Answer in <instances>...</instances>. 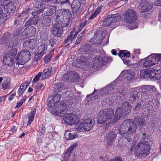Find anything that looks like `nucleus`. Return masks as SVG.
Wrapping results in <instances>:
<instances>
[{"instance_id":"obj_1","label":"nucleus","mask_w":161,"mask_h":161,"mask_svg":"<svg viewBox=\"0 0 161 161\" xmlns=\"http://www.w3.org/2000/svg\"><path fill=\"white\" fill-rule=\"evenodd\" d=\"M137 126L133 119H127L124 120L120 125L119 130V134L124 137L125 141L122 142L121 147L126 146L131 143V138L129 137L130 135H133L136 132Z\"/></svg>"},{"instance_id":"obj_2","label":"nucleus","mask_w":161,"mask_h":161,"mask_svg":"<svg viewBox=\"0 0 161 161\" xmlns=\"http://www.w3.org/2000/svg\"><path fill=\"white\" fill-rule=\"evenodd\" d=\"M149 139L145 133L142 134L140 142L135 148V155L139 158L147 156L149 154L150 147L148 143Z\"/></svg>"},{"instance_id":"obj_3","label":"nucleus","mask_w":161,"mask_h":161,"mask_svg":"<svg viewBox=\"0 0 161 161\" xmlns=\"http://www.w3.org/2000/svg\"><path fill=\"white\" fill-rule=\"evenodd\" d=\"M131 105L127 101L124 102L122 104V108L119 107L116 111L112 123H114L121 118L123 114L125 116L128 114L131 110Z\"/></svg>"},{"instance_id":"obj_4","label":"nucleus","mask_w":161,"mask_h":161,"mask_svg":"<svg viewBox=\"0 0 161 161\" xmlns=\"http://www.w3.org/2000/svg\"><path fill=\"white\" fill-rule=\"evenodd\" d=\"M151 71V72L150 73L147 70L141 71L140 76L141 77L143 76L145 78L148 77L155 80H159L161 79V69H154L153 71Z\"/></svg>"},{"instance_id":"obj_5","label":"nucleus","mask_w":161,"mask_h":161,"mask_svg":"<svg viewBox=\"0 0 161 161\" xmlns=\"http://www.w3.org/2000/svg\"><path fill=\"white\" fill-rule=\"evenodd\" d=\"M114 110L109 108L103 110L99 113L100 115L97 119V122L99 124H103L112 119L114 114Z\"/></svg>"},{"instance_id":"obj_6","label":"nucleus","mask_w":161,"mask_h":161,"mask_svg":"<svg viewBox=\"0 0 161 161\" xmlns=\"http://www.w3.org/2000/svg\"><path fill=\"white\" fill-rule=\"evenodd\" d=\"M93 64L94 66L97 67L104 66L107 62L111 60V58L108 57L97 56L95 58H93Z\"/></svg>"},{"instance_id":"obj_7","label":"nucleus","mask_w":161,"mask_h":161,"mask_svg":"<svg viewBox=\"0 0 161 161\" xmlns=\"http://www.w3.org/2000/svg\"><path fill=\"white\" fill-rule=\"evenodd\" d=\"M79 74L74 71L69 72L63 77V80L67 82H72L77 81L79 79Z\"/></svg>"},{"instance_id":"obj_8","label":"nucleus","mask_w":161,"mask_h":161,"mask_svg":"<svg viewBox=\"0 0 161 161\" xmlns=\"http://www.w3.org/2000/svg\"><path fill=\"white\" fill-rule=\"evenodd\" d=\"M137 19L136 12L133 10H128L125 15V20L127 23L131 24L134 22Z\"/></svg>"},{"instance_id":"obj_9","label":"nucleus","mask_w":161,"mask_h":161,"mask_svg":"<svg viewBox=\"0 0 161 161\" xmlns=\"http://www.w3.org/2000/svg\"><path fill=\"white\" fill-rule=\"evenodd\" d=\"M77 115L72 113L65 114L63 118V119L66 124L72 125L76 123L78 121Z\"/></svg>"},{"instance_id":"obj_10","label":"nucleus","mask_w":161,"mask_h":161,"mask_svg":"<svg viewBox=\"0 0 161 161\" xmlns=\"http://www.w3.org/2000/svg\"><path fill=\"white\" fill-rule=\"evenodd\" d=\"M114 131H112L106 134L105 139V145L106 147H108L112 145L113 143L115 141L117 137V132Z\"/></svg>"},{"instance_id":"obj_11","label":"nucleus","mask_w":161,"mask_h":161,"mask_svg":"<svg viewBox=\"0 0 161 161\" xmlns=\"http://www.w3.org/2000/svg\"><path fill=\"white\" fill-rule=\"evenodd\" d=\"M137 88L141 95H147L153 92H156L157 91V89L154 86L150 85H145Z\"/></svg>"},{"instance_id":"obj_12","label":"nucleus","mask_w":161,"mask_h":161,"mask_svg":"<svg viewBox=\"0 0 161 161\" xmlns=\"http://www.w3.org/2000/svg\"><path fill=\"white\" fill-rule=\"evenodd\" d=\"M153 7V5L148 2L142 0L139 3L138 9L140 12L143 13L150 11Z\"/></svg>"},{"instance_id":"obj_13","label":"nucleus","mask_w":161,"mask_h":161,"mask_svg":"<svg viewBox=\"0 0 161 161\" xmlns=\"http://www.w3.org/2000/svg\"><path fill=\"white\" fill-rule=\"evenodd\" d=\"M129 100L131 102H136L139 99L141 94L137 87L132 88L130 91Z\"/></svg>"},{"instance_id":"obj_14","label":"nucleus","mask_w":161,"mask_h":161,"mask_svg":"<svg viewBox=\"0 0 161 161\" xmlns=\"http://www.w3.org/2000/svg\"><path fill=\"white\" fill-rule=\"evenodd\" d=\"M51 31L53 34L56 37H60L63 32V29L61 27L59 23L53 25Z\"/></svg>"},{"instance_id":"obj_15","label":"nucleus","mask_w":161,"mask_h":161,"mask_svg":"<svg viewBox=\"0 0 161 161\" xmlns=\"http://www.w3.org/2000/svg\"><path fill=\"white\" fill-rule=\"evenodd\" d=\"M12 36V35L10 33H5L1 39L0 44L4 45L6 47H10V39Z\"/></svg>"},{"instance_id":"obj_16","label":"nucleus","mask_w":161,"mask_h":161,"mask_svg":"<svg viewBox=\"0 0 161 161\" xmlns=\"http://www.w3.org/2000/svg\"><path fill=\"white\" fill-rule=\"evenodd\" d=\"M84 125V130L89 131L92 127L95 122L94 118H88L87 119L82 120Z\"/></svg>"},{"instance_id":"obj_17","label":"nucleus","mask_w":161,"mask_h":161,"mask_svg":"<svg viewBox=\"0 0 161 161\" xmlns=\"http://www.w3.org/2000/svg\"><path fill=\"white\" fill-rule=\"evenodd\" d=\"M23 46L32 50L37 47V41L36 39H29L23 43Z\"/></svg>"},{"instance_id":"obj_18","label":"nucleus","mask_w":161,"mask_h":161,"mask_svg":"<svg viewBox=\"0 0 161 161\" xmlns=\"http://www.w3.org/2000/svg\"><path fill=\"white\" fill-rule=\"evenodd\" d=\"M152 55H149L147 57L142 60L143 66L146 68H150L151 66L154 65V63L152 61Z\"/></svg>"},{"instance_id":"obj_19","label":"nucleus","mask_w":161,"mask_h":161,"mask_svg":"<svg viewBox=\"0 0 161 161\" xmlns=\"http://www.w3.org/2000/svg\"><path fill=\"white\" fill-rule=\"evenodd\" d=\"M63 18V21L70 22L71 17V15L70 11L68 9H63L61 14Z\"/></svg>"},{"instance_id":"obj_20","label":"nucleus","mask_w":161,"mask_h":161,"mask_svg":"<svg viewBox=\"0 0 161 161\" xmlns=\"http://www.w3.org/2000/svg\"><path fill=\"white\" fill-rule=\"evenodd\" d=\"M81 5V3L79 0H74L71 4L72 12L73 14L77 13Z\"/></svg>"},{"instance_id":"obj_21","label":"nucleus","mask_w":161,"mask_h":161,"mask_svg":"<svg viewBox=\"0 0 161 161\" xmlns=\"http://www.w3.org/2000/svg\"><path fill=\"white\" fill-rule=\"evenodd\" d=\"M13 58V57H11L6 54L3 57V63L8 66H11L14 64V59Z\"/></svg>"},{"instance_id":"obj_22","label":"nucleus","mask_w":161,"mask_h":161,"mask_svg":"<svg viewBox=\"0 0 161 161\" xmlns=\"http://www.w3.org/2000/svg\"><path fill=\"white\" fill-rule=\"evenodd\" d=\"M121 74L124 75V77L126 78L129 80H132L135 77L134 73L128 70L123 71Z\"/></svg>"},{"instance_id":"obj_23","label":"nucleus","mask_w":161,"mask_h":161,"mask_svg":"<svg viewBox=\"0 0 161 161\" xmlns=\"http://www.w3.org/2000/svg\"><path fill=\"white\" fill-rule=\"evenodd\" d=\"M19 54L26 62L28 61L31 58V53L28 51L26 49L23 50Z\"/></svg>"},{"instance_id":"obj_24","label":"nucleus","mask_w":161,"mask_h":161,"mask_svg":"<svg viewBox=\"0 0 161 161\" xmlns=\"http://www.w3.org/2000/svg\"><path fill=\"white\" fill-rule=\"evenodd\" d=\"M158 102L157 101L155 100H152V101H147L146 108H147V110H150L151 111H153L154 109H153V106H157L158 105Z\"/></svg>"},{"instance_id":"obj_25","label":"nucleus","mask_w":161,"mask_h":161,"mask_svg":"<svg viewBox=\"0 0 161 161\" xmlns=\"http://www.w3.org/2000/svg\"><path fill=\"white\" fill-rule=\"evenodd\" d=\"M7 14L9 15L11 14L14 13L16 10V6L14 4L13 2L9 3V5L5 9Z\"/></svg>"},{"instance_id":"obj_26","label":"nucleus","mask_w":161,"mask_h":161,"mask_svg":"<svg viewBox=\"0 0 161 161\" xmlns=\"http://www.w3.org/2000/svg\"><path fill=\"white\" fill-rule=\"evenodd\" d=\"M150 55H152V61L153 62L155 65L161 60V54H152Z\"/></svg>"},{"instance_id":"obj_27","label":"nucleus","mask_w":161,"mask_h":161,"mask_svg":"<svg viewBox=\"0 0 161 161\" xmlns=\"http://www.w3.org/2000/svg\"><path fill=\"white\" fill-rule=\"evenodd\" d=\"M38 20L37 18L32 17L27 20L25 24V26H27L30 25H36L38 24Z\"/></svg>"},{"instance_id":"obj_28","label":"nucleus","mask_w":161,"mask_h":161,"mask_svg":"<svg viewBox=\"0 0 161 161\" xmlns=\"http://www.w3.org/2000/svg\"><path fill=\"white\" fill-rule=\"evenodd\" d=\"M64 136L66 140H70L75 138L78 135L76 134H71L69 131H66L64 134Z\"/></svg>"},{"instance_id":"obj_29","label":"nucleus","mask_w":161,"mask_h":161,"mask_svg":"<svg viewBox=\"0 0 161 161\" xmlns=\"http://www.w3.org/2000/svg\"><path fill=\"white\" fill-rule=\"evenodd\" d=\"M111 23H114L117 21L118 20L120 19V16L119 15L117 14H113L111 15H109L108 16Z\"/></svg>"},{"instance_id":"obj_30","label":"nucleus","mask_w":161,"mask_h":161,"mask_svg":"<svg viewBox=\"0 0 161 161\" xmlns=\"http://www.w3.org/2000/svg\"><path fill=\"white\" fill-rule=\"evenodd\" d=\"M77 122H76V124L74 125H75V131L77 132H79L81 131H83V130H84V125L82 120H81L78 123H77Z\"/></svg>"},{"instance_id":"obj_31","label":"nucleus","mask_w":161,"mask_h":161,"mask_svg":"<svg viewBox=\"0 0 161 161\" xmlns=\"http://www.w3.org/2000/svg\"><path fill=\"white\" fill-rule=\"evenodd\" d=\"M36 111V108H34L30 113L28 115V121L27 125H30L34 120V118L35 116V113Z\"/></svg>"},{"instance_id":"obj_32","label":"nucleus","mask_w":161,"mask_h":161,"mask_svg":"<svg viewBox=\"0 0 161 161\" xmlns=\"http://www.w3.org/2000/svg\"><path fill=\"white\" fill-rule=\"evenodd\" d=\"M47 45L45 43H42V45L39 46L38 48V53L43 55L44 54L47 50Z\"/></svg>"},{"instance_id":"obj_33","label":"nucleus","mask_w":161,"mask_h":161,"mask_svg":"<svg viewBox=\"0 0 161 161\" xmlns=\"http://www.w3.org/2000/svg\"><path fill=\"white\" fill-rule=\"evenodd\" d=\"M29 85V83L28 82L23 83L20 85V88L18 90V93L19 96L22 95V93L25 91Z\"/></svg>"},{"instance_id":"obj_34","label":"nucleus","mask_w":161,"mask_h":161,"mask_svg":"<svg viewBox=\"0 0 161 161\" xmlns=\"http://www.w3.org/2000/svg\"><path fill=\"white\" fill-rule=\"evenodd\" d=\"M103 39V36L101 34L98 35L97 37L92 40L94 41L93 43L96 44H101Z\"/></svg>"},{"instance_id":"obj_35","label":"nucleus","mask_w":161,"mask_h":161,"mask_svg":"<svg viewBox=\"0 0 161 161\" xmlns=\"http://www.w3.org/2000/svg\"><path fill=\"white\" fill-rule=\"evenodd\" d=\"M50 98L51 99V100L53 101V102L54 104H56V106H57L59 103L58 102L60 99V95L56 93L54 94Z\"/></svg>"},{"instance_id":"obj_36","label":"nucleus","mask_w":161,"mask_h":161,"mask_svg":"<svg viewBox=\"0 0 161 161\" xmlns=\"http://www.w3.org/2000/svg\"><path fill=\"white\" fill-rule=\"evenodd\" d=\"M56 7L55 6H51L49 7L47 9V11H46V15L48 16H50L52 15L56 12Z\"/></svg>"},{"instance_id":"obj_37","label":"nucleus","mask_w":161,"mask_h":161,"mask_svg":"<svg viewBox=\"0 0 161 161\" xmlns=\"http://www.w3.org/2000/svg\"><path fill=\"white\" fill-rule=\"evenodd\" d=\"M52 73V67L51 66H48L47 68L45 69L43 72V75H44L45 77L50 76Z\"/></svg>"},{"instance_id":"obj_38","label":"nucleus","mask_w":161,"mask_h":161,"mask_svg":"<svg viewBox=\"0 0 161 161\" xmlns=\"http://www.w3.org/2000/svg\"><path fill=\"white\" fill-rule=\"evenodd\" d=\"M57 38H51L49 40L48 46L52 48H55L57 46Z\"/></svg>"},{"instance_id":"obj_39","label":"nucleus","mask_w":161,"mask_h":161,"mask_svg":"<svg viewBox=\"0 0 161 161\" xmlns=\"http://www.w3.org/2000/svg\"><path fill=\"white\" fill-rule=\"evenodd\" d=\"M10 79L7 78H6L4 80V82L2 83V86L4 90L8 89L10 87Z\"/></svg>"},{"instance_id":"obj_40","label":"nucleus","mask_w":161,"mask_h":161,"mask_svg":"<svg viewBox=\"0 0 161 161\" xmlns=\"http://www.w3.org/2000/svg\"><path fill=\"white\" fill-rule=\"evenodd\" d=\"M41 24L44 26H48L51 22V20L50 18H44L41 20Z\"/></svg>"},{"instance_id":"obj_41","label":"nucleus","mask_w":161,"mask_h":161,"mask_svg":"<svg viewBox=\"0 0 161 161\" xmlns=\"http://www.w3.org/2000/svg\"><path fill=\"white\" fill-rule=\"evenodd\" d=\"M58 106H57L58 110L59 111L61 112H65L67 109V106L65 103L63 102L61 104H59Z\"/></svg>"},{"instance_id":"obj_42","label":"nucleus","mask_w":161,"mask_h":161,"mask_svg":"<svg viewBox=\"0 0 161 161\" xmlns=\"http://www.w3.org/2000/svg\"><path fill=\"white\" fill-rule=\"evenodd\" d=\"M91 46L88 44H86L83 45L80 49V51L83 53L88 52L90 49Z\"/></svg>"},{"instance_id":"obj_43","label":"nucleus","mask_w":161,"mask_h":161,"mask_svg":"<svg viewBox=\"0 0 161 161\" xmlns=\"http://www.w3.org/2000/svg\"><path fill=\"white\" fill-rule=\"evenodd\" d=\"M53 101L51 100H49L47 103V107L48 108H52L53 110L57 111V106H56V104H54V103Z\"/></svg>"},{"instance_id":"obj_44","label":"nucleus","mask_w":161,"mask_h":161,"mask_svg":"<svg viewBox=\"0 0 161 161\" xmlns=\"http://www.w3.org/2000/svg\"><path fill=\"white\" fill-rule=\"evenodd\" d=\"M118 55L120 58H121V57H129L130 56V53L127 50H121L119 51Z\"/></svg>"},{"instance_id":"obj_45","label":"nucleus","mask_w":161,"mask_h":161,"mask_svg":"<svg viewBox=\"0 0 161 161\" xmlns=\"http://www.w3.org/2000/svg\"><path fill=\"white\" fill-rule=\"evenodd\" d=\"M17 51V49L16 48H13L8 51V53L6 54L8 55L9 56L11 57H13V58L14 59L15 56Z\"/></svg>"},{"instance_id":"obj_46","label":"nucleus","mask_w":161,"mask_h":161,"mask_svg":"<svg viewBox=\"0 0 161 161\" xmlns=\"http://www.w3.org/2000/svg\"><path fill=\"white\" fill-rule=\"evenodd\" d=\"M10 42V47L16 46L19 44L18 39L16 36L13 37Z\"/></svg>"},{"instance_id":"obj_47","label":"nucleus","mask_w":161,"mask_h":161,"mask_svg":"<svg viewBox=\"0 0 161 161\" xmlns=\"http://www.w3.org/2000/svg\"><path fill=\"white\" fill-rule=\"evenodd\" d=\"M15 61L16 64H24L26 62L19 54L17 57Z\"/></svg>"},{"instance_id":"obj_48","label":"nucleus","mask_w":161,"mask_h":161,"mask_svg":"<svg viewBox=\"0 0 161 161\" xmlns=\"http://www.w3.org/2000/svg\"><path fill=\"white\" fill-rule=\"evenodd\" d=\"M12 2L9 0H1L0 4L3 8L5 9Z\"/></svg>"},{"instance_id":"obj_49","label":"nucleus","mask_w":161,"mask_h":161,"mask_svg":"<svg viewBox=\"0 0 161 161\" xmlns=\"http://www.w3.org/2000/svg\"><path fill=\"white\" fill-rule=\"evenodd\" d=\"M26 31H28L27 33H29V36H34L36 33V29L32 26L28 31L27 29H25L23 33H24L25 32H26Z\"/></svg>"},{"instance_id":"obj_50","label":"nucleus","mask_w":161,"mask_h":161,"mask_svg":"<svg viewBox=\"0 0 161 161\" xmlns=\"http://www.w3.org/2000/svg\"><path fill=\"white\" fill-rule=\"evenodd\" d=\"M76 144H74L73 145L70 146L66 151L65 155L67 156H70L72 151L77 146Z\"/></svg>"},{"instance_id":"obj_51","label":"nucleus","mask_w":161,"mask_h":161,"mask_svg":"<svg viewBox=\"0 0 161 161\" xmlns=\"http://www.w3.org/2000/svg\"><path fill=\"white\" fill-rule=\"evenodd\" d=\"M101 8L100 7L97 8L95 12L92 14L91 16L89 18V20L93 19L95 17L101 12Z\"/></svg>"},{"instance_id":"obj_52","label":"nucleus","mask_w":161,"mask_h":161,"mask_svg":"<svg viewBox=\"0 0 161 161\" xmlns=\"http://www.w3.org/2000/svg\"><path fill=\"white\" fill-rule=\"evenodd\" d=\"M3 19L4 20H6L7 19V14L3 12V10L2 8L0 6V20Z\"/></svg>"},{"instance_id":"obj_53","label":"nucleus","mask_w":161,"mask_h":161,"mask_svg":"<svg viewBox=\"0 0 161 161\" xmlns=\"http://www.w3.org/2000/svg\"><path fill=\"white\" fill-rule=\"evenodd\" d=\"M44 8H42L41 9H38L37 11L32 12L31 13V14L34 17L36 18L39 14H40L44 11Z\"/></svg>"},{"instance_id":"obj_54","label":"nucleus","mask_w":161,"mask_h":161,"mask_svg":"<svg viewBox=\"0 0 161 161\" xmlns=\"http://www.w3.org/2000/svg\"><path fill=\"white\" fill-rule=\"evenodd\" d=\"M112 89V88L111 85H108L104 88L102 89V92H104L105 95H107L108 93H110Z\"/></svg>"},{"instance_id":"obj_55","label":"nucleus","mask_w":161,"mask_h":161,"mask_svg":"<svg viewBox=\"0 0 161 161\" xmlns=\"http://www.w3.org/2000/svg\"><path fill=\"white\" fill-rule=\"evenodd\" d=\"M61 13H56L53 16L54 20L56 21H60V18H62Z\"/></svg>"},{"instance_id":"obj_56","label":"nucleus","mask_w":161,"mask_h":161,"mask_svg":"<svg viewBox=\"0 0 161 161\" xmlns=\"http://www.w3.org/2000/svg\"><path fill=\"white\" fill-rule=\"evenodd\" d=\"M125 94V91L123 89H118L117 88L116 95L120 97H123Z\"/></svg>"},{"instance_id":"obj_57","label":"nucleus","mask_w":161,"mask_h":161,"mask_svg":"<svg viewBox=\"0 0 161 161\" xmlns=\"http://www.w3.org/2000/svg\"><path fill=\"white\" fill-rule=\"evenodd\" d=\"M45 128L42 125H40L39 128V130L38 131V135L39 136H42L44 134L45 132Z\"/></svg>"},{"instance_id":"obj_58","label":"nucleus","mask_w":161,"mask_h":161,"mask_svg":"<svg viewBox=\"0 0 161 161\" xmlns=\"http://www.w3.org/2000/svg\"><path fill=\"white\" fill-rule=\"evenodd\" d=\"M110 20L108 17V16L107 17L105 18L104 20L103 21V26H108L110 24H111V23L110 21Z\"/></svg>"},{"instance_id":"obj_59","label":"nucleus","mask_w":161,"mask_h":161,"mask_svg":"<svg viewBox=\"0 0 161 161\" xmlns=\"http://www.w3.org/2000/svg\"><path fill=\"white\" fill-rule=\"evenodd\" d=\"M69 23V22H67L65 21H63H63L61 20L59 23L60 24L61 27H62V29L63 27H66L68 26Z\"/></svg>"},{"instance_id":"obj_60","label":"nucleus","mask_w":161,"mask_h":161,"mask_svg":"<svg viewBox=\"0 0 161 161\" xmlns=\"http://www.w3.org/2000/svg\"><path fill=\"white\" fill-rule=\"evenodd\" d=\"M25 100L26 98L23 97L21 100L18 102L17 103V104L15 107V108H18L20 107L23 104V103L25 102Z\"/></svg>"},{"instance_id":"obj_61","label":"nucleus","mask_w":161,"mask_h":161,"mask_svg":"<svg viewBox=\"0 0 161 161\" xmlns=\"http://www.w3.org/2000/svg\"><path fill=\"white\" fill-rule=\"evenodd\" d=\"M136 121L138 125H142L143 124L145 120L142 117H139L136 120Z\"/></svg>"},{"instance_id":"obj_62","label":"nucleus","mask_w":161,"mask_h":161,"mask_svg":"<svg viewBox=\"0 0 161 161\" xmlns=\"http://www.w3.org/2000/svg\"><path fill=\"white\" fill-rule=\"evenodd\" d=\"M42 72H39L38 74L36 75L34 78V79L33 80V82L34 83H36L37 81H38L40 77L42 75Z\"/></svg>"},{"instance_id":"obj_63","label":"nucleus","mask_w":161,"mask_h":161,"mask_svg":"<svg viewBox=\"0 0 161 161\" xmlns=\"http://www.w3.org/2000/svg\"><path fill=\"white\" fill-rule=\"evenodd\" d=\"M43 55L37 53V54H36L34 56V59L35 61H38L40 60L42 57Z\"/></svg>"},{"instance_id":"obj_64","label":"nucleus","mask_w":161,"mask_h":161,"mask_svg":"<svg viewBox=\"0 0 161 161\" xmlns=\"http://www.w3.org/2000/svg\"><path fill=\"white\" fill-rule=\"evenodd\" d=\"M52 57L50 56L49 55H47L44 57V61L46 63H48L52 59Z\"/></svg>"}]
</instances>
